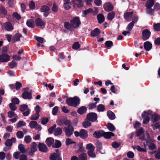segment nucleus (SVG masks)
<instances>
[{
  "label": "nucleus",
  "mask_w": 160,
  "mask_h": 160,
  "mask_svg": "<svg viewBox=\"0 0 160 160\" xmlns=\"http://www.w3.org/2000/svg\"><path fill=\"white\" fill-rule=\"evenodd\" d=\"M80 99L79 98L76 96L73 98L70 97L67 98L66 103L70 106L76 107L80 103Z\"/></svg>",
  "instance_id": "1"
},
{
  "label": "nucleus",
  "mask_w": 160,
  "mask_h": 160,
  "mask_svg": "<svg viewBox=\"0 0 160 160\" xmlns=\"http://www.w3.org/2000/svg\"><path fill=\"white\" fill-rule=\"evenodd\" d=\"M70 22L72 25V27L74 28L78 27L81 24L79 18L78 17L73 18L70 21Z\"/></svg>",
  "instance_id": "2"
},
{
  "label": "nucleus",
  "mask_w": 160,
  "mask_h": 160,
  "mask_svg": "<svg viewBox=\"0 0 160 160\" xmlns=\"http://www.w3.org/2000/svg\"><path fill=\"white\" fill-rule=\"evenodd\" d=\"M56 122L60 126H62L64 125L68 126L69 125V124H71L70 121L65 118L63 119L60 118L58 119L56 121Z\"/></svg>",
  "instance_id": "3"
},
{
  "label": "nucleus",
  "mask_w": 160,
  "mask_h": 160,
  "mask_svg": "<svg viewBox=\"0 0 160 160\" xmlns=\"http://www.w3.org/2000/svg\"><path fill=\"white\" fill-rule=\"evenodd\" d=\"M88 120L92 122H95L98 118V115L96 113L94 112H89L87 115Z\"/></svg>",
  "instance_id": "4"
},
{
  "label": "nucleus",
  "mask_w": 160,
  "mask_h": 160,
  "mask_svg": "<svg viewBox=\"0 0 160 160\" xmlns=\"http://www.w3.org/2000/svg\"><path fill=\"white\" fill-rule=\"evenodd\" d=\"M64 130L66 135L68 137H70L72 135L74 130L73 127L71 124L65 128Z\"/></svg>",
  "instance_id": "5"
},
{
  "label": "nucleus",
  "mask_w": 160,
  "mask_h": 160,
  "mask_svg": "<svg viewBox=\"0 0 160 160\" xmlns=\"http://www.w3.org/2000/svg\"><path fill=\"white\" fill-rule=\"evenodd\" d=\"M151 32L148 29H145L142 32V39L144 41H146L150 38Z\"/></svg>",
  "instance_id": "6"
},
{
  "label": "nucleus",
  "mask_w": 160,
  "mask_h": 160,
  "mask_svg": "<svg viewBox=\"0 0 160 160\" xmlns=\"http://www.w3.org/2000/svg\"><path fill=\"white\" fill-rule=\"evenodd\" d=\"M50 9V8L49 7L46 5H43L41 7L40 11L42 12H44L43 16L45 17H47L49 13V11Z\"/></svg>",
  "instance_id": "7"
},
{
  "label": "nucleus",
  "mask_w": 160,
  "mask_h": 160,
  "mask_svg": "<svg viewBox=\"0 0 160 160\" xmlns=\"http://www.w3.org/2000/svg\"><path fill=\"white\" fill-rule=\"evenodd\" d=\"M10 56L8 54L3 53L0 56V61L2 62H7L10 60Z\"/></svg>",
  "instance_id": "8"
},
{
  "label": "nucleus",
  "mask_w": 160,
  "mask_h": 160,
  "mask_svg": "<svg viewBox=\"0 0 160 160\" xmlns=\"http://www.w3.org/2000/svg\"><path fill=\"white\" fill-rule=\"evenodd\" d=\"M103 7L104 10L107 12L112 11L114 8L112 5L109 2L104 3Z\"/></svg>",
  "instance_id": "9"
},
{
  "label": "nucleus",
  "mask_w": 160,
  "mask_h": 160,
  "mask_svg": "<svg viewBox=\"0 0 160 160\" xmlns=\"http://www.w3.org/2000/svg\"><path fill=\"white\" fill-rule=\"evenodd\" d=\"M38 147L39 151L41 152H46L48 150L47 146L43 143L40 142L38 144Z\"/></svg>",
  "instance_id": "10"
},
{
  "label": "nucleus",
  "mask_w": 160,
  "mask_h": 160,
  "mask_svg": "<svg viewBox=\"0 0 160 160\" xmlns=\"http://www.w3.org/2000/svg\"><path fill=\"white\" fill-rule=\"evenodd\" d=\"M74 4L73 7L75 8H82L83 6V3L82 0H74L72 2Z\"/></svg>",
  "instance_id": "11"
},
{
  "label": "nucleus",
  "mask_w": 160,
  "mask_h": 160,
  "mask_svg": "<svg viewBox=\"0 0 160 160\" xmlns=\"http://www.w3.org/2000/svg\"><path fill=\"white\" fill-rule=\"evenodd\" d=\"M56 152H53L50 154V156H51V158H54L55 159L56 158H58L61 157V152L59 149H57L55 150Z\"/></svg>",
  "instance_id": "12"
},
{
  "label": "nucleus",
  "mask_w": 160,
  "mask_h": 160,
  "mask_svg": "<svg viewBox=\"0 0 160 160\" xmlns=\"http://www.w3.org/2000/svg\"><path fill=\"white\" fill-rule=\"evenodd\" d=\"M16 139L14 138H12L11 139H7L5 142L4 144L6 147H11L12 143H15L16 142Z\"/></svg>",
  "instance_id": "13"
},
{
  "label": "nucleus",
  "mask_w": 160,
  "mask_h": 160,
  "mask_svg": "<svg viewBox=\"0 0 160 160\" xmlns=\"http://www.w3.org/2000/svg\"><path fill=\"white\" fill-rule=\"evenodd\" d=\"M26 90V91H25L22 93V97L24 99H28L30 100L32 98V94L28 92V89Z\"/></svg>",
  "instance_id": "14"
},
{
  "label": "nucleus",
  "mask_w": 160,
  "mask_h": 160,
  "mask_svg": "<svg viewBox=\"0 0 160 160\" xmlns=\"http://www.w3.org/2000/svg\"><path fill=\"white\" fill-rule=\"evenodd\" d=\"M104 130H100L98 131H95L93 133V136L96 138H99L103 137Z\"/></svg>",
  "instance_id": "15"
},
{
  "label": "nucleus",
  "mask_w": 160,
  "mask_h": 160,
  "mask_svg": "<svg viewBox=\"0 0 160 160\" xmlns=\"http://www.w3.org/2000/svg\"><path fill=\"white\" fill-rule=\"evenodd\" d=\"M80 138L82 139H85L88 136V132L83 129L80 130Z\"/></svg>",
  "instance_id": "16"
},
{
  "label": "nucleus",
  "mask_w": 160,
  "mask_h": 160,
  "mask_svg": "<svg viewBox=\"0 0 160 160\" xmlns=\"http://www.w3.org/2000/svg\"><path fill=\"white\" fill-rule=\"evenodd\" d=\"M22 37V35L20 33H17L15 34L12 38L11 41L13 43L19 41L20 40V38Z\"/></svg>",
  "instance_id": "17"
},
{
  "label": "nucleus",
  "mask_w": 160,
  "mask_h": 160,
  "mask_svg": "<svg viewBox=\"0 0 160 160\" xmlns=\"http://www.w3.org/2000/svg\"><path fill=\"white\" fill-rule=\"evenodd\" d=\"M4 27L8 31H11L13 29L12 24L10 22H7L5 23Z\"/></svg>",
  "instance_id": "18"
},
{
  "label": "nucleus",
  "mask_w": 160,
  "mask_h": 160,
  "mask_svg": "<svg viewBox=\"0 0 160 160\" xmlns=\"http://www.w3.org/2000/svg\"><path fill=\"white\" fill-rule=\"evenodd\" d=\"M143 46L145 50L147 51H148L152 49V45L150 42L147 41L144 42V43Z\"/></svg>",
  "instance_id": "19"
},
{
  "label": "nucleus",
  "mask_w": 160,
  "mask_h": 160,
  "mask_svg": "<svg viewBox=\"0 0 160 160\" xmlns=\"http://www.w3.org/2000/svg\"><path fill=\"white\" fill-rule=\"evenodd\" d=\"M35 22L36 26L38 27H42L45 24V22L39 18H37L36 19Z\"/></svg>",
  "instance_id": "20"
},
{
  "label": "nucleus",
  "mask_w": 160,
  "mask_h": 160,
  "mask_svg": "<svg viewBox=\"0 0 160 160\" xmlns=\"http://www.w3.org/2000/svg\"><path fill=\"white\" fill-rule=\"evenodd\" d=\"M37 150V144L33 142L32 143L31 146V151L29 153V154L32 155L33 154V153Z\"/></svg>",
  "instance_id": "21"
},
{
  "label": "nucleus",
  "mask_w": 160,
  "mask_h": 160,
  "mask_svg": "<svg viewBox=\"0 0 160 160\" xmlns=\"http://www.w3.org/2000/svg\"><path fill=\"white\" fill-rule=\"evenodd\" d=\"M103 137L106 139H110L112 137L115 136V134L112 132H103Z\"/></svg>",
  "instance_id": "22"
},
{
  "label": "nucleus",
  "mask_w": 160,
  "mask_h": 160,
  "mask_svg": "<svg viewBox=\"0 0 160 160\" xmlns=\"http://www.w3.org/2000/svg\"><path fill=\"white\" fill-rule=\"evenodd\" d=\"M87 110V109L86 107L82 106L78 109L77 112L79 114L82 115L86 113Z\"/></svg>",
  "instance_id": "23"
},
{
  "label": "nucleus",
  "mask_w": 160,
  "mask_h": 160,
  "mask_svg": "<svg viewBox=\"0 0 160 160\" xmlns=\"http://www.w3.org/2000/svg\"><path fill=\"white\" fill-rule=\"evenodd\" d=\"M101 33V31L98 28H95L92 31L90 35L92 37H96L99 35Z\"/></svg>",
  "instance_id": "24"
},
{
  "label": "nucleus",
  "mask_w": 160,
  "mask_h": 160,
  "mask_svg": "<svg viewBox=\"0 0 160 160\" xmlns=\"http://www.w3.org/2000/svg\"><path fill=\"white\" fill-rule=\"evenodd\" d=\"M107 115L108 118L111 120H114L116 118L115 114L111 110L108 111L107 112Z\"/></svg>",
  "instance_id": "25"
},
{
  "label": "nucleus",
  "mask_w": 160,
  "mask_h": 160,
  "mask_svg": "<svg viewBox=\"0 0 160 160\" xmlns=\"http://www.w3.org/2000/svg\"><path fill=\"white\" fill-rule=\"evenodd\" d=\"M155 3L154 0H148L146 2L145 6L147 8H151Z\"/></svg>",
  "instance_id": "26"
},
{
  "label": "nucleus",
  "mask_w": 160,
  "mask_h": 160,
  "mask_svg": "<svg viewBox=\"0 0 160 160\" xmlns=\"http://www.w3.org/2000/svg\"><path fill=\"white\" fill-rule=\"evenodd\" d=\"M97 18L98 23H102L105 20V18L102 14L99 13L97 16Z\"/></svg>",
  "instance_id": "27"
},
{
  "label": "nucleus",
  "mask_w": 160,
  "mask_h": 160,
  "mask_svg": "<svg viewBox=\"0 0 160 160\" xmlns=\"http://www.w3.org/2000/svg\"><path fill=\"white\" fill-rule=\"evenodd\" d=\"M152 122L153 123L156 122L160 120V115L157 113H154L152 115Z\"/></svg>",
  "instance_id": "28"
},
{
  "label": "nucleus",
  "mask_w": 160,
  "mask_h": 160,
  "mask_svg": "<svg viewBox=\"0 0 160 160\" xmlns=\"http://www.w3.org/2000/svg\"><path fill=\"white\" fill-rule=\"evenodd\" d=\"M54 142V139L52 138H48L46 139L45 141L46 144L49 147L51 146Z\"/></svg>",
  "instance_id": "29"
},
{
  "label": "nucleus",
  "mask_w": 160,
  "mask_h": 160,
  "mask_svg": "<svg viewBox=\"0 0 160 160\" xmlns=\"http://www.w3.org/2000/svg\"><path fill=\"white\" fill-rule=\"evenodd\" d=\"M62 132V129L60 127H58L55 128L54 132V134L55 136H58L61 135Z\"/></svg>",
  "instance_id": "30"
},
{
  "label": "nucleus",
  "mask_w": 160,
  "mask_h": 160,
  "mask_svg": "<svg viewBox=\"0 0 160 160\" xmlns=\"http://www.w3.org/2000/svg\"><path fill=\"white\" fill-rule=\"evenodd\" d=\"M133 14V11L130 12H127L124 13V18L125 20H128L132 17Z\"/></svg>",
  "instance_id": "31"
},
{
  "label": "nucleus",
  "mask_w": 160,
  "mask_h": 160,
  "mask_svg": "<svg viewBox=\"0 0 160 160\" xmlns=\"http://www.w3.org/2000/svg\"><path fill=\"white\" fill-rule=\"evenodd\" d=\"M90 13H93V10L92 8H89L84 10L82 12V17H85L88 14Z\"/></svg>",
  "instance_id": "32"
},
{
  "label": "nucleus",
  "mask_w": 160,
  "mask_h": 160,
  "mask_svg": "<svg viewBox=\"0 0 160 160\" xmlns=\"http://www.w3.org/2000/svg\"><path fill=\"white\" fill-rule=\"evenodd\" d=\"M107 128L109 131L111 132H113L115 130V128L114 125L110 122L108 123Z\"/></svg>",
  "instance_id": "33"
},
{
  "label": "nucleus",
  "mask_w": 160,
  "mask_h": 160,
  "mask_svg": "<svg viewBox=\"0 0 160 160\" xmlns=\"http://www.w3.org/2000/svg\"><path fill=\"white\" fill-rule=\"evenodd\" d=\"M18 148L20 152L22 153H25L26 152V150H25L24 145L22 144H19L18 146Z\"/></svg>",
  "instance_id": "34"
},
{
  "label": "nucleus",
  "mask_w": 160,
  "mask_h": 160,
  "mask_svg": "<svg viewBox=\"0 0 160 160\" xmlns=\"http://www.w3.org/2000/svg\"><path fill=\"white\" fill-rule=\"evenodd\" d=\"M79 160H87V155L86 153L83 152L78 156Z\"/></svg>",
  "instance_id": "35"
},
{
  "label": "nucleus",
  "mask_w": 160,
  "mask_h": 160,
  "mask_svg": "<svg viewBox=\"0 0 160 160\" xmlns=\"http://www.w3.org/2000/svg\"><path fill=\"white\" fill-rule=\"evenodd\" d=\"M115 12H112L108 14L107 19L109 21L112 20L114 18Z\"/></svg>",
  "instance_id": "36"
},
{
  "label": "nucleus",
  "mask_w": 160,
  "mask_h": 160,
  "mask_svg": "<svg viewBox=\"0 0 160 160\" xmlns=\"http://www.w3.org/2000/svg\"><path fill=\"white\" fill-rule=\"evenodd\" d=\"M105 110V106L103 104H100L97 106V110L99 112H103Z\"/></svg>",
  "instance_id": "37"
},
{
  "label": "nucleus",
  "mask_w": 160,
  "mask_h": 160,
  "mask_svg": "<svg viewBox=\"0 0 160 160\" xmlns=\"http://www.w3.org/2000/svg\"><path fill=\"white\" fill-rule=\"evenodd\" d=\"M152 114V112L150 110H148L147 111H144L142 112V118H144V117L146 116V115L147 114V116L148 115H151Z\"/></svg>",
  "instance_id": "38"
},
{
  "label": "nucleus",
  "mask_w": 160,
  "mask_h": 160,
  "mask_svg": "<svg viewBox=\"0 0 160 160\" xmlns=\"http://www.w3.org/2000/svg\"><path fill=\"white\" fill-rule=\"evenodd\" d=\"M29 125L31 128H34L38 125V123L36 121H32L29 122Z\"/></svg>",
  "instance_id": "39"
},
{
  "label": "nucleus",
  "mask_w": 160,
  "mask_h": 160,
  "mask_svg": "<svg viewBox=\"0 0 160 160\" xmlns=\"http://www.w3.org/2000/svg\"><path fill=\"white\" fill-rule=\"evenodd\" d=\"M72 25L71 23H70L68 22H65L64 23V27L68 30H70L72 28Z\"/></svg>",
  "instance_id": "40"
},
{
  "label": "nucleus",
  "mask_w": 160,
  "mask_h": 160,
  "mask_svg": "<svg viewBox=\"0 0 160 160\" xmlns=\"http://www.w3.org/2000/svg\"><path fill=\"white\" fill-rule=\"evenodd\" d=\"M28 106L26 104H22L20 105L19 110L22 112H23L26 110L28 109Z\"/></svg>",
  "instance_id": "41"
},
{
  "label": "nucleus",
  "mask_w": 160,
  "mask_h": 160,
  "mask_svg": "<svg viewBox=\"0 0 160 160\" xmlns=\"http://www.w3.org/2000/svg\"><path fill=\"white\" fill-rule=\"evenodd\" d=\"M62 145V143L61 142L58 140H55V145H53L52 147L53 148H58L60 147Z\"/></svg>",
  "instance_id": "42"
},
{
  "label": "nucleus",
  "mask_w": 160,
  "mask_h": 160,
  "mask_svg": "<svg viewBox=\"0 0 160 160\" xmlns=\"http://www.w3.org/2000/svg\"><path fill=\"white\" fill-rule=\"evenodd\" d=\"M27 25L29 27L33 28L35 27V25L33 22L31 20H28L26 22Z\"/></svg>",
  "instance_id": "43"
},
{
  "label": "nucleus",
  "mask_w": 160,
  "mask_h": 160,
  "mask_svg": "<svg viewBox=\"0 0 160 160\" xmlns=\"http://www.w3.org/2000/svg\"><path fill=\"white\" fill-rule=\"evenodd\" d=\"M153 29L155 31H160V23H153Z\"/></svg>",
  "instance_id": "44"
},
{
  "label": "nucleus",
  "mask_w": 160,
  "mask_h": 160,
  "mask_svg": "<svg viewBox=\"0 0 160 160\" xmlns=\"http://www.w3.org/2000/svg\"><path fill=\"white\" fill-rule=\"evenodd\" d=\"M82 125L84 128H87L91 125V123L89 121H85L82 123Z\"/></svg>",
  "instance_id": "45"
},
{
  "label": "nucleus",
  "mask_w": 160,
  "mask_h": 160,
  "mask_svg": "<svg viewBox=\"0 0 160 160\" xmlns=\"http://www.w3.org/2000/svg\"><path fill=\"white\" fill-rule=\"evenodd\" d=\"M86 149L89 150H94L95 147L92 144L89 143L86 145Z\"/></svg>",
  "instance_id": "46"
},
{
  "label": "nucleus",
  "mask_w": 160,
  "mask_h": 160,
  "mask_svg": "<svg viewBox=\"0 0 160 160\" xmlns=\"http://www.w3.org/2000/svg\"><path fill=\"white\" fill-rule=\"evenodd\" d=\"M97 103V102H95V103H90L88 105V106L89 107V110H91L95 108L97 106L96 104Z\"/></svg>",
  "instance_id": "47"
},
{
  "label": "nucleus",
  "mask_w": 160,
  "mask_h": 160,
  "mask_svg": "<svg viewBox=\"0 0 160 160\" xmlns=\"http://www.w3.org/2000/svg\"><path fill=\"white\" fill-rule=\"evenodd\" d=\"M80 45L79 42H76L74 43L72 46V48L74 50H77L80 47Z\"/></svg>",
  "instance_id": "48"
},
{
  "label": "nucleus",
  "mask_w": 160,
  "mask_h": 160,
  "mask_svg": "<svg viewBox=\"0 0 160 160\" xmlns=\"http://www.w3.org/2000/svg\"><path fill=\"white\" fill-rule=\"evenodd\" d=\"M105 45L107 47V48L109 49L113 45V43L111 41H107L105 42Z\"/></svg>",
  "instance_id": "49"
},
{
  "label": "nucleus",
  "mask_w": 160,
  "mask_h": 160,
  "mask_svg": "<svg viewBox=\"0 0 160 160\" xmlns=\"http://www.w3.org/2000/svg\"><path fill=\"white\" fill-rule=\"evenodd\" d=\"M134 26V24L132 22H130L128 24L126 27L127 30L129 32L131 31Z\"/></svg>",
  "instance_id": "50"
},
{
  "label": "nucleus",
  "mask_w": 160,
  "mask_h": 160,
  "mask_svg": "<svg viewBox=\"0 0 160 160\" xmlns=\"http://www.w3.org/2000/svg\"><path fill=\"white\" fill-rule=\"evenodd\" d=\"M0 12L1 14L4 16H6L7 15V10L5 9L2 6H1L0 7Z\"/></svg>",
  "instance_id": "51"
},
{
  "label": "nucleus",
  "mask_w": 160,
  "mask_h": 160,
  "mask_svg": "<svg viewBox=\"0 0 160 160\" xmlns=\"http://www.w3.org/2000/svg\"><path fill=\"white\" fill-rule=\"evenodd\" d=\"M144 132L143 128H141L137 130L136 132V135L137 137H139L141 136Z\"/></svg>",
  "instance_id": "52"
},
{
  "label": "nucleus",
  "mask_w": 160,
  "mask_h": 160,
  "mask_svg": "<svg viewBox=\"0 0 160 160\" xmlns=\"http://www.w3.org/2000/svg\"><path fill=\"white\" fill-rule=\"evenodd\" d=\"M93 151L94 150H89L87 152L88 156L92 158H94L96 157V155Z\"/></svg>",
  "instance_id": "53"
},
{
  "label": "nucleus",
  "mask_w": 160,
  "mask_h": 160,
  "mask_svg": "<svg viewBox=\"0 0 160 160\" xmlns=\"http://www.w3.org/2000/svg\"><path fill=\"white\" fill-rule=\"evenodd\" d=\"M143 120L142 123L143 124H146L148 123L150 120V118L148 116H145Z\"/></svg>",
  "instance_id": "54"
},
{
  "label": "nucleus",
  "mask_w": 160,
  "mask_h": 160,
  "mask_svg": "<svg viewBox=\"0 0 160 160\" xmlns=\"http://www.w3.org/2000/svg\"><path fill=\"white\" fill-rule=\"evenodd\" d=\"M17 63L14 60L12 61L9 65V67L10 68H12L17 66Z\"/></svg>",
  "instance_id": "55"
},
{
  "label": "nucleus",
  "mask_w": 160,
  "mask_h": 160,
  "mask_svg": "<svg viewBox=\"0 0 160 160\" xmlns=\"http://www.w3.org/2000/svg\"><path fill=\"white\" fill-rule=\"evenodd\" d=\"M39 116V114L37 113L33 114L31 116L30 119L32 120H37L38 119Z\"/></svg>",
  "instance_id": "56"
},
{
  "label": "nucleus",
  "mask_w": 160,
  "mask_h": 160,
  "mask_svg": "<svg viewBox=\"0 0 160 160\" xmlns=\"http://www.w3.org/2000/svg\"><path fill=\"white\" fill-rule=\"evenodd\" d=\"M9 107L10 109L12 111H14L17 109L15 105L12 103H10L9 104Z\"/></svg>",
  "instance_id": "57"
},
{
  "label": "nucleus",
  "mask_w": 160,
  "mask_h": 160,
  "mask_svg": "<svg viewBox=\"0 0 160 160\" xmlns=\"http://www.w3.org/2000/svg\"><path fill=\"white\" fill-rule=\"evenodd\" d=\"M26 122L23 121H19L17 124V128H19L22 126H24L26 125Z\"/></svg>",
  "instance_id": "58"
},
{
  "label": "nucleus",
  "mask_w": 160,
  "mask_h": 160,
  "mask_svg": "<svg viewBox=\"0 0 160 160\" xmlns=\"http://www.w3.org/2000/svg\"><path fill=\"white\" fill-rule=\"evenodd\" d=\"M155 145L152 143L150 142L148 146V148L150 150H153L156 148Z\"/></svg>",
  "instance_id": "59"
},
{
  "label": "nucleus",
  "mask_w": 160,
  "mask_h": 160,
  "mask_svg": "<svg viewBox=\"0 0 160 160\" xmlns=\"http://www.w3.org/2000/svg\"><path fill=\"white\" fill-rule=\"evenodd\" d=\"M56 127V124H54L50 128L48 129V132L50 134H52Z\"/></svg>",
  "instance_id": "60"
},
{
  "label": "nucleus",
  "mask_w": 160,
  "mask_h": 160,
  "mask_svg": "<svg viewBox=\"0 0 160 160\" xmlns=\"http://www.w3.org/2000/svg\"><path fill=\"white\" fill-rule=\"evenodd\" d=\"M154 9L151 8H147L146 10L147 12L148 13L150 14V15H152L154 13Z\"/></svg>",
  "instance_id": "61"
},
{
  "label": "nucleus",
  "mask_w": 160,
  "mask_h": 160,
  "mask_svg": "<svg viewBox=\"0 0 160 160\" xmlns=\"http://www.w3.org/2000/svg\"><path fill=\"white\" fill-rule=\"evenodd\" d=\"M21 152L19 151L16 152L14 153L13 156L16 159H18L20 157Z\"/></svg>",
  "instance_id": "62"
},
{
  "label": "nucleus",
  "mask_w": 160,
  "mask_h": 160,
  "mask_svg": "<svg viewBox=\"0 0 160 160\" xmlns=\"http://www.w3.org/2000/svg\"><path fill=\"white\" fill-rule=\"evenodd\" d=\"M112 146L113 148H117L120 146V144L116 142H114L112 143Z\"/></svg>",
  "instance_id": "63"
},
{
  "label": "nucleus",
  "mask_w": 160,
  "mask_h": 160,
  "mask_svg": "<svg viewBox=\"0 0 160 160\" xmlns=\"http://www.w3.org/2000/svg\"><path fill=\"white\" fill-rule=\"evenodd\" d=\"M12 103L15 104H18L19 103V100L17 98H12L11 100Z\"/></svg>",
  "instance_id": "64"
}]
</instances>
